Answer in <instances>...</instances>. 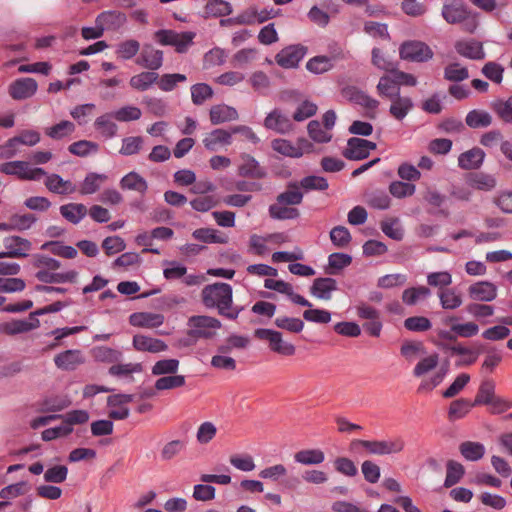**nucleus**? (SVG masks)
Segmentation results:
<instances>
[{"label":"nucleus","mask_w":512,"mask_h":512,"mask_svg":"<svg viewBox=\"0 0 512 512\" xmlns=\"http://www.w3.org/2000/svg\"><path fill=\"white\" fill-rule=\"evenodd\" d=\"M202 303L207 308H216L219 315L236 320L242 307H233V291L230 284L217 282L206 285L201 292Z\"/></svg>","instance_id":"1"},{"label":"nucleus","mask_w":512,"mask_h":512,"mask_svg":"<svg viewBox=\"0 0 512 512\" xmlns=\"http://www.w3.org/2000/svg\"><path fill=\"white\" fill-rule=\"evenodd\" d=\"M358 447H363L370 454L374 455H388L396 454L403 451L405 442L402 437H396L389 440H361L354 439L350 443V450L357 451Z\"/></svg>","instance_id":"2"},{"label":"nucleus","mask_w":512,"mask_h":512,"mask_svg":"<svg viewBox=\"0 0 512 512\" xmlns=\"http://www.w3.org/2000/svg\"><path fill=\"white\" fill-rule=\"evenodd\" d=\"M195 37L196 33L192 31L178 33L169 29H161L154 34V38L159 44L173 46L177 53H186Z\"/></svg>","instance_id":"3"},{"label":"nucleus","mask_w":512,"mask_h":512,"mask_svg":"<svg viewBox=\"0 0 512 512\" xmlns=\"http://www.w3.org/2000/svg\"><path fill=\"white\" fill-rule=\"evenodd\" d=\"M187 325L189 335L197 336L199 339H211L216 329L221 328V322L214 317L207 315H194L189 317Z\"/></svg>","instance_id":"4"},{"label":"nucleus","mask_w":512,"mask_h":512,"mask_svg":"<svg viewBox=\"0 0 512 512\" xmlns=\"http://www.w3.org/2000/svg\"><path fill=\"white\" fill-rule=\"evenodd\" d=\"M254 336L259 340H266L269 342L271 351L283 356H293L296 348L292 343L285 342L282 339V333L276 330L267 328H258L254 332Z\"/></svg>","instance_id":"5"},{"label":"nucleus","mask_w":512,"mask_h":512,"mask_svg":"<svg viewBox=\"0 0 512 512\" xmlns=\"http://www.w3.org/2000/svg\"><path fill=\"white\" fill-rule=\"evenodd\" d=\"M399 55L403 60L422 63L432 59L434 53L426 43L418 40H408L400 45Z\"/></svg>","instance_id":"6"},{"label":"nucleus","mask_w":512,"mask_h":512,"mask_svg":"<svg viewBox=\"0 0 512 512\" xmlns=\"http://www.w3.org/2000/svg\"><path fill=\"white\" fill-rule=\"evenodd\" d=\"M440 346L442 350L445 352H450L452 356H460V358L455 362L457 367L470 366L474 364L477 361L479 355L486 351L483 344H478L474 347H465L460 343L454 345L443 343Z\"/></svg>","instance_id":"7"},{"label":"nucleus","mask_w":512,"mask_h":512,"mask_svg":"<svg viewBox=\"0 0 512 512\" xmlns=\"http://www.w3.org/2000/svg\"><path fill=\"white\" fill-rule=\"evenodd\" d=\"M271 147L277 153L291 158H300L313 150V144L305 138H299L296 146L287 139L277 138L271 142Z\"/></svg>","instance_id":"8"},{"label":"nucleus","mask_w":512,"mask_h":512,"mask_svg":"<svg viewBox=\"0 0 512 512\" xmlns=\"http://www.w3.org/2000/svg\"><path fill=\"white\" fill-rule=\"evenodd\" d=\"M0 172L6 175H15L21 180H40L46 175L43 168H29V164L25 161H11L0 165Z\"/></svg>","instance_id":"9"},{"label":"nucleus","mask_w":512,"mask_h":512,"mask_svg":"<svg viewBox=\"0 0 512 512\" xmlns=\"http://www.w3.org/2000/svg\"><path fill=\"white\" fill-rule=\"evenodd\" d=\"M306 53V46L301 44L289 45L276 54L275 61L282 68H296Z\"/></svg>","instance_id":"10"},{"label":"nucleus","mask_w":512,"mask_h":512,"mask_svg":"<svg viewBox=\"0 0 512 512\" xmlns=\"http://www.w3.org/2000/svg\"><path fill=\"white\" fill-rule=\"evenodd\" d=\"M3 244L6 251L0 252V258H26L32 249V243L20 236H8L4 238Z\"/></svg>","instance_id":"11"},{"label":"nucleus","mask_w":512,"mask_h":512,"mask_svg":"<svg viewBox=\"0 0 512 512\" xmlns=\"http://www.w3.org/2000/svg\"><path fill=\"white\" fill-rule=\"evenodd\" d=\"M38 89L34 78L23 77L14 80L8 87V93L13 100H25L33 97Z\"/></svg>","instance_id":"12"},{"label":"nucleus","mask_w":512,"mask_h":512,"mask_svg":"<svg viewBox=\"0 0 512 512\" xmlns=\"http://www.w3.org/2000/svg\"><path fill=\"white\" fill-rule=\"evenodd\" d=\"M240 158L242 161L238 166V175L240 177L257 180L267 177V169L264 166H261L252 155L243 153Z\"/></svg>","instance_id":"13"},{"label":"nucleus","mask_w":512,"mask_h":512,"mask_svg":"<svg viewBox=\"0 0 512 512\" xmlns=\"http://www.w3.org/2000/svg\"><path fill=\"white\" fill-rule=\"evenodd\" d=\"M442 17L449 24H459L468 20L471 12L460 0H451L442 7Z\"/></svg>","instance_id":"14"},{"label":"nucleus","mask_w":512,"mask_h":512,"mask_svg":"<svg viewBox=\"0 0 512 512\" xmlns=\"http://www.w3.org/2000/svg\"><path fill=\"white\" fill-rule=\"evenodd\" d=\"M135 63L148 70L156 71L163 65V51L155 49L151 44H144Z\"/></svg>","instance_id":"15"},{"label":"nucleus","mask_w":512,"mask_h":512,"mask_svg":"<svg viewBox=\"0 0 512 512\" xmlns=\"http://www.w3.org/2000/svg\"><path fill=\"white\" fill-rule=\"evenodd\" d=\"M264 126L279 134H287L293 129V123L280 109H273L264 119Z\"/></svg>","instance_id":"16"},{"label":"nucleus","mask_w":512,"mask_h":512,"mask_svg":"<svg viewBox=\"0 0 512 512\" xmlns=\"http://www.w3.org/2000/svg\"><path fill=\"white\" fill-rule=\"evenodd\" d=\"M469 297L474 301L490 302L497 297V287L488 281H479L469 286Z\"/></svg>","instance_id":"17"},{"label":"nucleus","mask_w":512,"mask_h":512,"mask_svg":"<svg viewBox=\"0 0 512 512\" xmlns=\"http://www.w3.org/2000/svg\"><path fill=\"white\" fill-rule=\"evenodd\" d=\"M132 344L134 349L140 352L159 353L168 349L163 340L142 334L134 335Z\"/></svg>","instance_id":"18"},{"label":"nucleus","mask_w":512,"mask_h":512,"mask_svg":"<svg viewBox=\"0 0 512 512\" xmlns=\"http://www.w3.org/2000/svg\"><path fill=\"white\" fill-rule=\"evenodd\" d=\"M83 362L82 352L78 349L65 350L54 357L56 367L64 371H73Z\"/></svg>","instance_id":"19"},{"label":"nucleus","mask_w":512,"mask_h":512,"mask_svg":"<svg viewBox=\"0 0 512 512\" xmlns=\"http://www.w3.org/2000/svg\"><path fill=\"white\" fill-rule=\"evenodd\" d=\"M129 323L134 327L157 328L164 323V316L159 313L135 312L129 316Z\"/></svg>","instance_id":"20"},{"label":"nucleus","mask_w":512,"mask_h":512,"mask_svg":"<svg viewBox=\"0 0 512 512\" xmlns=\"http://www.w3.org/2000/svg\"><path fill=\"white\" fill-rule=\"evenodd\" d=\"M484 158V151L479 147H474L459 155L458 166L464 170H475L482 165Z\"/></svg>","instance_id":"21"},{"label":"nucleus","mask_w":512,"mask_h":512,"mask_svg":"<svg viewBox=\"0 0 512 512\" xmlns=\"http://www.w3.org/2000/svg\"><path fill=\"white\" fill-rule=\"evenodd\" d=\"M337 289V281L334 278L319 277L314 280L310 292L319 299L330 300L332 292Z\"/></svg>","instance_id":"22"},{"label":"nucleus","mask_w":512,"mask_h":512,"mask_svg":"<svg viewBox=\"0 0 512 512\" xmlns=\"http://www.w3.org/2000/svg\"><path fill=\"white\" fill-rule=\"evenodd\" d=\"M232 131L214 129L204 139L203 145L209 151H216L219 146H226L232 143Z\"/></svg>","instance_id":"23"},{"label":"nucleus","mask_w":512,"mask_h":512,"mask_svg":"<svg viewBox=\"0 0 512 512\" xmlns=\"http://www.w3.org/2000/svg\"><path fill=\"white\" fill-rule=\"evenodd\" d=\"M455 49L458 54L468 59L482 60L485 58L482 43L475 40L459 41L456 43Z\"/></svg>","instance_id":"24"},{"label":"nucleus","mask_w":512,"mask_h":512,"mask_svg":"<svg viewBox=\"0 0 512 512\" xmlns=\"http://www.w3.org/2000/svg\"><path fill=\"white\" fill-rule=\"evenodd\" d=\"M210 121L213 125H219L238 119V112L235 108L225 104H217L210 108Z\"/></svg>","instance_id":"25"},{"label":"nucleus","mask_w":512,"mask_h":512,"mask_svg":"<svg viewBox=\"0 0 512 512\" xmlns=\"http://www.w3.org/2000/svg\"><path fill=\"white\" fill-rule=\"evenodd\" d=\"M78 272L75 270H70L63 273H55L49 272L48 270H39L35 277L42 283L52 284V283H74L77 279Z\"/></svg>","instance_id":"26"},{"label":"nucleus","mask_w":512,"mask_h":512,"mask_svg":"<svg viewBox=\"0 0 512 512\" xmlns=\"http://www.w3.org/2000/svg\"><path fill=\"white\" fill-rule=\"evenodd\" d=\"M127 18L126 15L120 11H104L96 18V23L104 27V30H117L124 25Z\"/></svg>","instance_id":"27"},{"label":"nucleus","mask_w":512,"mask_h":512,"mask_svg":"<svg viewBox=\"0 0 512 512\" xmlns=\"http://www.w3.org/2000/svg\"><path fill=\"white\" fill-rule=\"evenodd\" d=\"M122 190H133L145 195L148 190L147 181L137 172L132 171L123 176L119 183Z\"/></svg>","instance_id":"28"},{"label":"nucleus","mask_w":512,"mask_h":512,"mask_svg":"<svg viewBox=\"0 0 512 512\" xmlns=\"http://www.w3.org/2000/svg\"><path fill=\"white\" fill-rule=\"evenodd\" d=\"M413 101L410 97H397L391 99L389 108L390 115L398 121H402L413 108Z\"/></svg>","instance_id":"29"},{"label":"nucleus","mask_w":512,"mask_h":512,"mask_svg":"<svg viewBox=\"0 0 512 512\" xmlns=\"http://www.w3.org/2000/svg\"><path fill=\"white\" fill-rule=\"evenodd\" d=\"M45 186L49 191L57 194H71L76 191V187L71 181L63 180L58 174L48 175Z\"/></svg>","instance_id":"30"},{"label":"nucleus","mask_w":512,"mask_h":512,"mask_svg":"<svg viewBox=\"0 0 512 512\" xmlns=\"http://www.w3.org/2000/svg\"><path fill=\"white\" fill-rule=\"evenodd\" d=\"M496 385L492 379H485L481 382L473 404L475 406L489 405L497 396L495 394Z\"/></svg>","instance_id":"31"},{"label":"nucleus","mask_w":512,"mask_h":512,"mask_svg":"<svg viewBox=\"0 0 512 512\" xmlns=\"http://www.w3.org/2000/svg\"><path fill=\"white\" fill-rule=\"evenodd\" d=\"M473 407V401L466 398H459L450 403L448 410V419L450 422L464 418Z\"/></svg>","instance_id":"32"},{"label":"nucleus","mask_w":512,"mask_h":512,"mask_svg":"<svg viewBox=\"0 0 512 512\" xmlns=\"http://www.w3.org/2000/svg\"><path fill=\"white\" fill-rule=\"evenodd\" d=\"M467 184L474 189L490 191L495 188L496 179L489 174L474 172L468 175Z\"/></svg>","instance_id":"33"},{"label":"nucleus","mask_w":512,"mask_h":512,"mask_svg":"<svg viewBox=\"0 0 512 512\" xmlns=\"http://www.w3.org/2000/svg\"><path fill=\"white\" fill-rule=\"evenodd\" d=\"M359 142L361 140L358 137L349 138L346 148L342 151L343 157L351 161H360L368 158L367 150Z\"/></svg>","instance_id":"34"},{"label":"nucleus","mask_w":512,"mask_h":512,"mask_svg":"<svg viewBox=\"0 0 512 512\" xmlns=\"http://www.w3.org/2000/svg\"><path fill=\"white\" fill-rule=\"evenodd\" d=\"M159 74L155 71H144L130 78V86L137 91H146L157 82Z\"/></svg>","instance_id":"35"},{"label":"nucleus","mask_w":512,"mask_h":512,"mask_svg":"<svg viewBox=\"0 0 512 512\" xmlns=\"http://www.w3.org/2000/svg\"><path fill=\"white\" fill-rule=\"evenodd\" d=\"M76 126L73 122L62 120L59 123L45 129V135L53 140H62L74 133Z\"/></svg>","instance_id":"36"},{"label":"nucleus","mask_w":512,"mask_h":512,"mask_svg":"<svg viewBox=\"0 0 512 512\" xmlns=\"http://www.w3.org/2000/svg\"><path fill=\"white\" fill-rule=\"evenodd\" d=\"M61 215L72 224H78L87 214V208L81 203H69L60 207Z\"/></svg>","instance_id":"37"},{"label":"nucleus","mask_w":512,"mask_h":512,"mask_svg":"<svg viewBox=\"0 0 512 512\" xmlns=\"http://www.w3.org/2000/svg\"><path fill=\"white\" fill-rule=\"evenodd\" d=\"M377 92L381 97L393 99L400 95V88L398 87L392 74L383 75L377 85Z\"/></svg>","instance_id":"38"},{"label":"nucleus","mask_w":512,"mask_h":512,"mask_svg":"<svg viewBox=\"0 0 512 512\" xmlns=\"http://www.w3.org/2000/svg\"><path fill=\"white\" fill-rule=\"evenodd\" d=\"M41 250H48L52 254L65 259H74L78 254L76 248L69 245H64L61 241L45 242L42 244Z\"/></svg>","instance_id":"39"},{"label":"nucleus","mask_w":512,"mask_h":512,"mask_svg":"<svg viewBox=\"0 0 512 512\" xmlns=\"http://www.w3.org/2000/svg\"><path fill=\"white\" fill-rule=\"evenodd\" d=\"M294 460L302 465H318L325 460L321 449H304L295 453Z\"/></svg>","instance_id":"40"},{"label":"nucleus","mask_w":512,"mask_h":512,"mask_svg":"<svg viewBox=\"0 0 512 512\" xmlns=\"http://www.w3.org/2000/svg\"><path fill=\"white\" fill-rule=\"evenodd\" d=\"M303 194L296 183H289L287 190L280 193L276 201L280 205H299L302 203Z\"/></svg>","instance_id":"41"},{"label":"nucleus","mask_w":512,"mask_h":512,"mask_svg":"<svg viewBox=\"0 0 512 512\" xmlns=\"http://www.w3.org/2000/svg\"><path fill=\"white\" fill-rule=\"evenodd\" d=\"M465 122L473 129L485 128L491 125L492 117L484 110L474 109L467 113Z\"/></svg>","instance_id":"42"},{"label":"nucleus","mask_w":512,"mask_h":512,"mask_svg":"<svg viewBox=\"0 0 512 512\" xmlns=\"http://www.w3.org/2000/svg\"><path fill=\"white\" fill-rule=\"evenodd\" d=\"M192 237L204 243L226 244L228 237L218 234V231L212 228H199L193 231Z\"/></svg>","instance_id":"43"},{"label":"nucleus","mask_w":512,"mask_h":512,"mask_svg":"<svg viewBox=\"0 0 512 512\" xmlns=\"http://www.w3.org/2000/svg\"><path fill=\"white\" fill-rule=\"evenodd\" d=\"M462 456L469 461L480 460L485 453V447L482 443L465 441L459 446Z\"/></svg>","instance_id":"44"},{"label":"nucleus","mask_w":512,"mask_h":512,"mask_svg":"<svg viewBox=\"0 0 512 512\" xmlns=\"http://www.w3.org/2000/svg\"><path fill=\"white\" fill-rule=\"evenodd\" d=\"M446 478L444 487L450 488L460 482L465 474L464 467L461 463L454 460H449L446 465Z\"/></svg>","instance_id":"45"},{"label":"nucleus","mask_w":512,"mask_h":512,"mask_svg":"<svg viewBox=\"0 0 512 512\" xmlns=\"http://www.w3.org/2000/svg\"><path fill=\"white\" fill-rule=\"evenodd\" d=\"M105 180H107V176L105 174L90 172L82 182L79 192L82 195L93 194L99 190L101 183Z\"/></svg>","instance_id":"46"},{"label":"nucleus","mask_w":512,"mask_h":512,"mask_svg":"<svg viewBox=\"0 0 512 512\" xmlns=\"http://www.w3.org/2000/svg\"><path fill=\"white\" fill-rule=\"evenodd\" d=\"M269 215L275 220H288L297 219L300 216V212L295 207H287V205H280L278 203L269 206Z\"/></svg>","instance_id":"47"},{"label":"nucleus","mask_w":512,"mask_h":512,"mask_svg":"<svg viewBox=\"0 0 512 512\" xmlns=\"http://www.w3.org/2000/svg\"><path fill=\"white\" fill-rule=\"evenodd\" d=\"M111 118H114L113 113L101 115L94 122L96 130L107 139L113 138L117 133V125Z\"/></svg>","instance_id":"48"},{"label":"nucleus","mask_w":512,"mask_h":512,"mask_svg":"<svg viewBox=\"0 0 512 512\" xmlns=\"http://www.w3.org/2000/svg\"><path fill=\"white\" fill-rule=\"evenodd\" d=\"M469 78V71L458 62L448 64L444 68V79L450 82H462Z\"/></svg>","instance_id":"49"},{"label":"nucleus","mask_w":512,"mask_h":512,"mask_svg":"<svg viewBox=\"0 0 512 512\" xmlns=\"http://www.w3.org/2000/svg\"><path fill=\"white\" fill-rule=\"evenodd\" d=\"M232 12L229 2L224 0H208L205 5V14L212 17L227 16Z\"/></svg>","instance_id":"50"},{"label":"nucleus","mask_w":512,"mask_h":512,"mask_svg":"<svg viewBox=\"0 0 512 512\" xmlns=\"http://www.w3.org/2000/svg\"><path fill=\"white\" fill-rule=\"evenodd\" d=\"M332 59L328 56H315L306 63V69L314 74H322L332 69Z\"/></svg>","instance_id":"51"},{"label":"nucleus","mask_w":512,"mask_h":512,"mask_svg":"<svg viewBox=\"0 0 512 512\" xmlns=\"http://www.w3.org/2000/svg\"><path fill=\"white\" fill-rule=\"evenodd\" d=\"M99 150V145L95 142L88 140H79L73 142L68 146V151L79 157H86L90 153H96Z\"/></svg>","instance_id":"52"},{"label":"nucleus","mask_w":512,"mask_h":512,"mask_svg":"<svg viewBox=\"0 0 512 512\" xmlns=\"http://www.w3.org/2000/svg\"><path fill=\"white\" fill-rule=\"evenodd\" d=\"M431 291L425 286L411 287L402 293V301L409 306L415 305L420 299L430 295Z\"/></svg>","instance_id":"53"},{"label":"nucleus","mask_w":512,"mask_h":512,"mask_svg":"<svg viewBox=\"0 0 512 512\" xmlns=\"http://www.w3.org/2000/svg\"><path fill=\"white\" fill-rule=\"evenodd\" d=\"M3 326L4 333L8 335H16L38 328V323L27 322V320H13L11 322L3 323Z\"/></svg>","instance_id":"54"},{"label":"nucleus","mask_w":512,"mask_h":512,"mask_svg":"<svg viewBox=\"0 0 512 512\" xmlns=\"http://www.w3.org/2000/svg\"><path fill=\"white\" fill-rule=\"evenodd\" d=\"M352 262V257L345 253H332L328 257L329 268L326 270L327 274L335 275L337 272L335 270H341Z\"/></svg>","instance_id":"55"},{"label":"nucleus","mask_w":512,"mask_h":512,"mask_svg":"<svg viewBox=\"0 0 512 512\" xmlns=\"http://www.w3.org/2000/svg\"><path fill=\"white\" fill-rule=\"evenodd\" d=\"M213 89L206 83H197L191 86V98L195 105H202L206 100L212 98Z\"/></svg>","instance_id":"56"},{"label":"nucleus","mask_w":512,"mask_h":512,"mask_svg":"<svg viewBox=\"0 0 512 512\" xmlns=\"http://www.w3.org/2000/svg\"><path fill=\"white\" fill-rule=\"evenodd\" d=\"M439 298L442 308L453 310L461 306L462 298L454 289H442L439 292Z\"/></svg>","instance_id":"57"},{"label":"nucleus","mask_w":512,"mask_h":512,"mask_svg":"<svg viewBox=\"0 0 512 512\" xmlns=\"http://www.w3.org/2000/svg\"><path fill=\"white\" fill-rule=\"evenodd\" d=\"M140 50V43L137 40L129 39L118 44L116 53L119 58L129 60L136 56Z\"/></svg>","instance_id":"58"},{"label":"nucleus","mask_w":512,"mask_h":512,"mask_svg":"<svg viewBox=\"0 0 512 512\" xmlns=\"http://www.w3.org/2000/svg\"><path fill=\"white\" fill-rule=\"evenodd\" d=\"M492 110L505 123H512V101L498 99L491 104Z\"/></svg>","instance_id":"59"},{"label":"nucleus","mask_w":512,"mask_h":512,"mask_svg":"<svg viewBox=\"0 0 512 512\" xmlns=\"http://www.w3.org/2000/svg\"><path fill=\"white\" fill-rule=\"evenodd\" d=\"M481 72L490 81L500 84L503 80L504 67L497 62L489 61L482 67Z\"/></svg>","instance_id":"60"},{"label":"nucleus","mask_w":512,"mask_h":512,"mask_svg":"<svg viewBox=\"0 0 512 512\" xmlns=\"http://www.w3.org/2000/svg\"><path fill=\"white\" fill-rule=\"evenodd\" d=\"M187 80L184 74H163L158 80V87L165 92H170L175 89L177 83L185 82Z\"/></svg>","instance_id":"61"},{"label":"nucleus","mask_w":512,"mask_h":512,"mask_svg":"<svg viewBox=\"0 0 512 512\" xmlns=\"http://www.w3.org/2000/svg\"><path fill=\"white\" fill-rule=\"evenodd\" d=\"M367 204L373 209L386 210L391 205V199L386 192L375 191L368 195Z\"/></svg>","instance_id":"62"},{"label":"nucleus","mask_w":512,"mask_h":512,"mask_svg":"<svg viewBox=\"0 0 512 512\" xmlns=\"http://www.w3.org/2000/svg\"><path fill=\"white\" fill-rule=\"evenodd\" d=\"M404 327L413 332H424L432 327L431 321L424 316H412L404 320Z\"/></svg>","instance_id":"63"},{"label":"nucleus","mask_w":512,"mask_h":512,"mask_svg":"<svg viewBox=\"0 0 512 512\" xmlns=\"http://www.w3.org/2000/svg\"><path fill=\"white\" fill-rule=\"evenodd\" d=\"M416 186L412 183L393 181L389 185V192L396 198H405L415 193Z\"/></svg>","instance_id":"64"}]
</instances>
